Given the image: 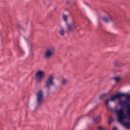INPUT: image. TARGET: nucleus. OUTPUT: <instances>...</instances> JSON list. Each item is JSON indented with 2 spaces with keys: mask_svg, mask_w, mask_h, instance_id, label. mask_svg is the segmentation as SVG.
<instances>
[{
  "mask_svg": "<svg viewBox=\"0 0 130 130\" xmlns=\"http://www.w3.org/2000/svg\"><path fill=\"white\" fill-rule=\"evenodd\" d=\"M59 33L60 35L62 36H64L65 33V31L61 27L59 31Z\"/></svg>",
  "mask_w": 130,
  "mask_h": 130,
  "instance_id": "10",
  "label": "nucleus"
},
{
  "mask_svg": "<svg viewBox=\"0 0 130 130\" xmlns=\"http://www.w3.org/2000/svg\"><path fill=\"white\" fill-rule=\"evenodd\" d=\"M54 78V76L53 75H50L47 78L46 81L45 82V86L48 90L51 89V87L54 85V83L53 80Z\"/></svg>",
  "mask_w": 130,
  "mask_h": 130,
  "instance_id": "3",
  "label": "nucleus"
},
{
  "mask_svg": "<svg viewBox=\"0 0 130 130\" xmlns=\"http://www.w3.org/2000/svg\"><path fill=\"white\" fill-rule=\"evenodd\" d=\"M119 104L122 106V108L119 110H117L116 113L118 115V121L121 123H123V120L125 118V116L124 113V110L123 109L124 105H127L126 101H123L120 100L119 102Z\"/></svg>",
  "mask_w": 130,
  "mask_h": 130,
  "instance_id": "1",
  "label": "nucleus"
},
{
  "mask_svg": "<svg viewBox=\"0 0 130 130\" xmlns=\"http://www.w3.org/2000/svg\"><path fill=\"white\" fill-rule=\"evenodd\" d=\"M69 3V1L67 3V4H68Z\"/></svg>",
  "mask_w": 130,
  "mask_h": 130,
  "instance_id": "23",
  "label": "nucleus"
},
{
  "mask_svg": "<svg viewBox=\"0 0 130 130\" xmlns=\"http://www.w3.org/2000/svg\"><path fill=\"white\" fill-rule=\"evenodd\" d=\"M19 51H20V52L22 54V55H23L24 53V52L21 49V48H20L19 47Z\"/></svg>",
  "mask_w": 130,
  "mask_h": 130,
  "instance_id": "21",
  "label": "nucleus"
},
{
  "mask_svg": "<svg viewBox=\"0 0 130 130\" xmlns=\"http://www.w3.org/2000/svg\"><path fill=\"white\" fill-rule=\"evenodd\" d=\"M106 94L105 93H103L100 95L99 96V99H102L105 95Z\"/></svg>",
  "mask_w": 130,
  "mask_h": 130,
  "instance_id": "14",
  "label": "nucleus"
},
{
  "mask_svg": "<svg viewBox=\"0 0 130 130\" xmlns=\"http://www.w3.org/2000/svg\"><path fill=\"white\" fill-rule=\"evenodd\" d=\"M103 20L106 22L108 23L109 22L112 20V18L110 16L108 18L106 17H104L102 18Z\"/></svg>",
  "mask_w": 130,
  "mask_h": 130,
  "instance_id": "8",
  "label": "nucleus"
},
{
  "mask_svg": "<svg viewBox=\"0 0 130 130\" xmlns=\"http://www.w3.org/2000/svg\"><path fill=\"white\" fill-rule=\"evenodd\" d=\"M111 100L110 99H108L106 101L105 104L107 106H108V103Z\"/></svg>",
  "mask_w": 130,
  "mask_h": 130,
  "instance_id": "19",
  "label": "nucleus"
},
{
  "mask_svg": "<svg viewBox=\"0 0 130 130\" xmlns=\"http://www.w3.org/2000/svg\"><path fill=\"white\" fill-rule=\"evenodd\" d=\"M113 119L111 117H110L108 120L109 124H110L112 121H113Z\"/></svg>",
  "mask_w": 130,
  "mask_h": 130,
  "instance_id": "15",
  "label": "nucleus"
},
{
  "mask_svg": "<svg viewBox=\"0 0 130 130\" xmlns=\"http://www.w3.org/2000/svg\"><path fill=\"white\" fill-rule=\"evenodd\" d=\"M43 100V93L41 90H39L36 94V101L37 105H40Z\"/></svg>",
  "mask_w": 130,
  "mask_h": 130,
  "instance_id": "2",
  "label": "nucleus"
},
{
  "mask_svg": "<svg viewBox=\"0 0 130 130\" xmlns=\"http://www.w3.org/2000/svg\"><path fill=\"white\" fill-rule=\"evenodd\" d=\"M67 27L68 30L70 31H73L75 28H76V26L74 23L69 24L68 25Z\"/></svg>",
  "mask_w": 130,
  "mask_h": 130,
  "instance_id": "6",
  "label": "nucleus"
},
{
  "mask_svg": "<svg viewBox=\"0 0 130 130\" xmlns=\"http://www.w3.org/2000/svg\"><path fill=\"white\" fill-rule=\"evenodd\" d=\"M98 129L99 130H105L104 128L101 126H99Z\"/></svg>",
  "mask_w": 130,
  "mask_h": 130,
  "instance_id": "20",
  "label": "nucleus"
},
{
  "mask_svg": "<svg viewBox=\"0 0 130 130\" xmlns=\"http://www.w3.org/2000/svg\"><path fill=\"white\" fill-rule=\"evenodd\" d=\"M68 82V80L66 79H63L62 81V84L63 85L66 84Z\"/></svg>",
  "mask_w": 130,
  "mask_h": 130,
  "instance_id": "12",
  "label": "nucleus"
},
{
  "mask_svg": "<svg viewBox=\"0 0 130 130\" xmlns=\"http://www.w3.org/2000/svg\"><path fill=\"white\" fill-rule=\"evenodd\" d=\"M125 126L127 128H129L130 127V124L126 122H125L124 123Z\"/></svg>",
  "mask_w": 130,
  "mask_h": 130,
  "instance_id": "17",
  "label": "nucleus"
},
{
  "mask_svg": "<svg viewBox=\"0 0 130 130\" xmlns=\"http://www.w3.org/2000/svg\"><path fill=\"white\" fill-rule=\"evenodd\" d=\"M44 71L40 70L37 71L35 75V79L37 82L38 83H41L42 79L44 78Z\"/></svg>",
  "mask_w": 130,
  "mask_h": 130,
  "instance_id": "4",
  "label": "nucleus"
},
{
  "mask_svg": "<svg viewBox=\"0 0 130 130\" xmlns=\"http://www.w3.org/2000/svg\"><path fill=\"white\" fill-rule=\"evenodd\" d=\"M54 48L53 47H51L46 50L44 53V56L47 59L50 58L53 54L54 52Z\"/></svg>",
  "mask_w": 130,
  "mask_h": 130,
  "instance_id": "5",
  "label": "nucleus"
},
{
  "mask_svg": "<svg viewBox=\"0 0 130 130\" xmlns=\"http://www.w3.org/2000/svg\"><path fill=\"white\" fill-rule=\"evenodd\" d=\"M117 128L116 127H114L113 129V130H117Z\"/></svg>",
  "mask_w": 130,
  "mask_h": 130,
  "instance_id": "22",
  "label": "nucleus"
},
{
  "mask_svg": "<svg viewBox=\"0 0 130 130\" xmlns=\"http://www.w3.org/2000/svg\"><path fill=\"white\" fill-rule=\"evenodd\" d=\"M114 79L116 82H117L120 80L121 78L119 77H116L114 78Z\"/></svg>",
  "mask_w": 130,
  "mask_h": 130,
  "instance_id": "13",
  "label": "nucleus"
},
{
  "mask_svg": "<svg viewBox=\"0 0 130 130\" xmlns=\"http://www.w3.org/2000/svg\"><path fill=\"white\" fill-rule=\"evenodd\" d=\"M67 17L65 14H63V20L66 22H67Z\"/></svg>",
  "mask_w": 130,
  "mask_h": 130,
  "instance_id": "16",
  "label": "nucleus"
},
{
  "mask_svg": "<svg viewBox=\"0 0 130 130\" xmlns=\"http://www.w3.org/2000/svg\"><path fill=\"white\" fill-rule=\"evenodd\" d=\"M115 95L117 98L120 99V98L121 97L125 95V94L122 93H117Z\"/></svg>",
  "mask_w": 130,
  "mask_h": 130,
  "instance_id": "11",
  "label": "nucleus"
},
{
  "mask_svg": "<svg viewBox=\"0 0 130 130\" xmlns=\"http://www.w3.org/2000/svg\"><path fill=\"white\" fill-rule=\"evenodd\" d=\"M116 98H117L116 95H115V96L111 97L110 99L111 101H114L115 99Z\"/></svg>",
  "mask_w": 130,
  "mask_h": 130,
  "instance_id": "18",
  "label": "nucleus"
},
{
  "mask_svg": "<svg viewBox=\"0 0 130 130\" xmlns=\"http://www.w3.org/2000/svg\"><path fill=\"white\" fill-rule=\"evenodd\" d=\"M101 121V118L100 116H97L93 119V121L94 123L98 124Z\"/></svg>",
  "mask_w": 130,
  "mask_h": 130,
  "instance_id": "7",
  "label": "nucleus"
},
{
  "mask_svg": "<svg viewBox=\"0 0 130 130\" xmlns=\"http://www.w3.org/2000/svg\"><path fill=\"white\" fill-rule=\"evenodd\" d=\"M124 96H125L127 98V100H130V95L125 94V95ZM127 113L128 114L130 113V105H128V109L127 111Z\"/></svg>",
  "mask_w": 130,
  "mask_h": 130,
  "instance_id": "9",
  "label": "nucleus"
}]
</instances>
